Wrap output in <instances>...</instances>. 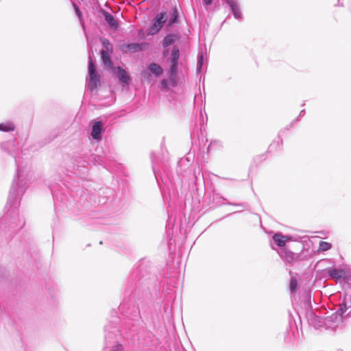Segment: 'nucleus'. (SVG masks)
I'll return each mask as SVG.
<instances>
[{
	"label": "nucleus",
	"instance_id": "obj_1",
	"mask_svg": "<svg viewBox=\"0 0 351 351\" xmlns=\"http://www.w3.org/2000/svg\"><path fill=\"white\" fill-rule=\"evenodd\" d=\"M178 12L176 8L169 11L162 12L155 16V32H158L166 22L171 26L178 21Z\"/></svg>",
	"mask_w": 351,
	"mask_h": 351
},
{
	"label": "nucleus",
	"instance_id": "obj_2",
	"mask_svg": "<svg viewBox=\"0 0 351 351\" xmlns=\"http://www.w3.org/2000/svg\"><path fill=\"white\" fill-rule=\"evenodd\" d=\"M88 73L90 79L88 84V88L93 91L95 90L98 86V84L100 82V75L97 73L96 71L94 62L91 57H89Z\"/></svg>",
	"mask_w": 351,
	"mask_h": 351
},
{
	"label": "nucleus",
	"instance_id": "obj_3",
	"mask_svg": "<svg viewBox=\"0 0 351 351\" xmlns=\"http://www.w3.org/2000/svg\"><path fill=\"white\" fill-rule=\"evenodd\" d=\"M343 322V315L338 311L324 317V328L332 329L338 328Z\"/></svg>",
	"mask_w": 351,
	"mask_h": 351
},
{
	"label": "nucleus",
	"instance_id": "obj_4",
	"mask_svg": "<svg viewBox=\"0 0 351 351\" xmlns=\"http://www.w3.org/2000/svg\"><path fill=\"white\" fill-rule=\"evenodd\" d=\"M150 46L148 43H133L129 44H123L120 46V49L123 53H136L147 50Z\"/></svg>",
	"mask_w": 351,
	"mask_h": 351
},
{
	"label": "nucleus",
	"instance_id": "obj_5",
	"mask_svg": "<svg viewBox=\"0 0 351 351\" xmlns=\"http://www.w3.org/2000/svg\"><path fill=\"white\" fill-rule=\"evenodd\" d=\"M179 57V50L176 48L173 49L171 52V66L169 74V80L173 86L176 84L177 64Z\"/></svg>",
	"mask_w": 351,
	"mask_h": 351
},
{
	"label": "nucleus",
	"instance_id": "obj_6",
	"mask_svg": "<svg viewBox=\"0 0 351 351\" xmlns=\"http://www.w3.org/2000/svg\"><path fill=\"white\" fill-rule=\"evenodd\" d=\"M154 34V21L149 19L143 22L142 27L138 32L139 39H146L148 36Z\"/></svg>",
	"mask_w": 351,
	"mask_h": 351
},
{
	"label": "nucleus",
	"instance_id": "obj_7",
	"mask_svg": "<svg viewBox=\"0 0 351 351\" xmlns=\"http://www.w3.org/2000/svg\"><path fill=\"white\" fill-rule=\"evenodd\" d=\"M306 318L308 324L313 327L317 329L324 328V317L318 316L312 311H308Z\"/></svg>",
	"mask_w": 351,
	"mask_h": 351
},
{
	"label": "nucleus",
	"instance_id": "obj_8",
	"mask_svg": "<svg viewBox=\"0 0 351 351\" xmlns=\"http://www.w3.org/2000/svg\"><path fill=\"white\" fill-rule=\"evenodd\" d=\"M280 256L287 263L293 264L299 260V255L287 249H282Z\"/></svg>",
	"mask_w": 351,
	"mask_h": 351
},
{
	"label": "nucleus",
	"instance_id": "obj_9",
	"mask_svg": "<svg viewBox=\"0 0 351 351\" xmlns=\"http://www.w3.org/2000/svg\"><path fill=\"white\" fill-rule=\"evenodd\" d=\"M348 310V315H350L351 314V295L346 294L338 311L343 315Z\"/></svg>",
	"mask_w": 351,
	"mask_h": 351
},
{
	"label": "nucleus",
	"instance_id": "obj_10",
	"mask_svg": "<svg viewBox=\"0 0 351 351\" xmlns=\"http://www.w3.org/2000/svg\"><path fill=\"white\" fill-rule=\"evenodd\" d=\"M111 53L110 51L106 50H101V56L103 63L106 65L109 69H110L114 73H115V68L112 66L110 56Z\"/></svg>",
	"mask_w": 351,
	"mask_h": 351
},
{
	"label": "nucleus",
	"instance_id": "obj_11",
	"mask_svg": "<svg viewBox=\"0 0 351 351\" xmlns=\"http://www.w3.org/2000/svg\"><path fill=\"white\" fill-rule=\"evenodd\" d=\"M273 239L278 246L283 247L285 245V242L290 240L291 238L288 236H283L280 233H276L273 236Z\"/></svg>",
	"mask_w": 351,
	"mask_h": 351
},
{
	"label": "nucleus",
	"instance_id": "obj_12",
	"mask_svg": "<svg viewBox=\"0 0 351 351\" xmlns=\"http://www.w3.org/2000/svg\"><path fill=\"white\" fill-rule=\"evenodd\" d=\"M104 15L105 20L109 24L110 27L113 29H117L118 28V23L114 17L106 11L104 12Z\"/></svg>",
	"mask_w": 351,
	"mask_h": 351
},
{
	"label": "nucleus",
	"instance_id": "obj_13",
	"mask_svg": "<svg viewBox=\"0 0 351 351\" xmlns=\"http://www.w3.org/2000/svg\"><path fill=\"white\" fill-rule=\"evenodd\" d=\"M116 69L118 71L117 76H118L119 80L124 84H128L130 82V77L127 74L126 71L120 66H118Z\"/></svg>",
	"mask_w": 351,
	"mask_h": 351
},
{
	"label": "nucleus",
	"instance_id": "obj_14",
	"mask_svg": "<svg viewBox=\"0 0 351 351\" xmlns=\"http://www.w3.org/2000/svg\"><path fill=\"white\" fill-rule=\"evenodd\" d=\"M328 275L333 279L339 280L343 277L345 271L343 269H332L328 271Z\"/></svg>",
	"mask_w": 351,
	"mask_h": 351
},
{
	"label": "nucleus",
	"instance_id": "obj_15",
	"mask_svg": "<svg viewBox=\"0 0 351 351\" xmlns=\"http://www.w3.org/2000/svg\"><path fill=\"white\" fill-rule=\"evenodd\" d=\"M177 39V36L176 34H169L165 37L162 45L164 47H166L167 46H169L172 45L176 40Z\"/></svg>",
	"mask_w": 351,
	"mask_h": 351
},
{
	"label": "nucleus",
	"instance_id": "obj_16",
	"mask_svg": "<svg viewBox=\"0 0 351 351\" xmlns=\"http://www.w3.org/2000/svg\"><path fill=\"white\" fill-rule=\"evenodd\" d=\"M15 130V127L13 123H0V130L3 132L13 131Z\"/></svg>",
	"mask_w": 351,
	"mask_h": 351
},
{
	"label": "nucleus",
	"instance_id": "obj_17",
	"mask_svg": "<svg viewBox=\"0 0 351 351\" xmlns=\"http://www.w3.org/2000/svg\"><path fill=\"white\" fill-rule=\"evenodd\" d=\"M332 247V245L330 243L326 241H320L319 245V251H327Z\"/></svg>",
	"mask_w": 351,
	"mask_h": 351
},
{
	"label": "nucleus",
	"instance_id": "obj_18",
	"mask_svg": "<svg viewBox=\"0 0 351 351\" xmlns=\"http://www.w3.org/2000/svg\"><path fill=\"white\" fill-rule=\"evenodd\" d=\"M204 64V54L203 53H200L197 56V72H199L202 69V67Z\"/></svg>",
	"mask_w": 351,
	"mask_h": 351
},
{
	"label": "nucleus",
	"instance_id": "obj_19",
	"mask_svg": "<svg viewBox=\"0 0 351 351\" xmlns=\"http://www.w3.org/2000/svg\"><path fill=\"white\" fill-rule=\"evenodd\" d=\"M101 43L104 47L106 48V51H110V53H112V46L109 42V40L106 38L101 39Z\"/></svg>",
	"mask_w": 351,
	"mask_h": 351
},
{
	"label": "nucleus",
	"instance_id": "obj_20",
	"mask_svg": "<svg viewBox=\"0 0 351 351\" xmlns=\"http://www.w3.org/2000/svg\"><path fill=\"white\" fill-rule=\"evenodd\" d=\"M298 286L297 279L295 278H291L289 283V289L291 293H293L296 291Z\"/></svg>",
	"mask_w": 351,
	"mask_h": 351
},
{
	"label": "nucleus",
	"instance_id": "obj_21",
	"mask_svg": "<svg viewBox=\"0 0 351 351\" xmlns=\"http://www.w3.org/2000/svg\"><path fill=\"white\" fill-rule=\"evenodd\" d=\"M147 71L149 72V73H147L146 71H144L143 73V76L145 78H149V77L152 76V74L154 73V63H151L149 65Z\"/></svg>",
	"mask_w": 351,
	"mask_h": 351
},
{
	"label": "nucleus",
	"instance_id": "obj_22",
	"mask_svg": "<svg viewBox=\"0 0 351 351\" xmlns=\"http://www.w3.org/2000/svg\"><path fill=\"white\" fill-rule=\"evenodd\" d=\"M102 127L103 124L101 121H96L93 125L92 132H101Z\"/></svg>",
	"mask_w": 351,
	"mask_h": 351
},
{
	"label": "nucleus",
	"instance_id": "obj_23",
	"mask_svg": "<svg viewBox=\"0 0 351 351\" xmlns=\"http://www.w3.org/2000/svg\"><path fill=\"white\" fill-rule=\"evenodd\" d=\"M162 73V69L159 66L155 64V76L160 75Z\"/></svg>",
	"mask_w": 351,
	"mask_h": 351
},
{
	"label": "nucleus",
	"instance_id": "obj_24",
	"mask_svg": "<svg viewBox=\"0 0 351 351\" xmlns=\"http://www.w3.org/2000/svg\"><path fill=\"white\" fill-rule=\"evenodd\" d=\"M91 136L96 141H99L101 138V133H91Z\"/></svg>",
	"mask_w": 351,
	"mask_h": 351
},
{
	"label": "nucleus",
	"instance_id": "obj_25",
	"mask_svg": "<svg viewBox=\"0 0 351 351\" xmlns=\"http://www.w3.org/2000/svg\"><path fill=\"white\" fill-rule=\"evenodd\" d=\"M161 87L162 88H166L167 87V83L165 80H162L161 82Z\"/></svg>",
	"mask_w": 351,
	"mask_h": 351
},
{
	"label": "nucleus",
	"instance_id": "obj_26",
	"mask_svg": "<svg viewBox=\"0 0 351 351\" xmlns=\"http://www.w3.org/2000/svg\"><path fill=\"white\" fill-rule=\"evenodd\" d=\"M206 5H210L212 3V0H204Z\"/></svg>",
	"mask_w": 351,
	"mask_h": 351
},
{
	"label": "nucleus",
	"instance_id": "obj_27",
	"mask_svg": "<svg viewBox=\"0 0 351 351\" xmlns=\"http://www.w3.org/2000/svg\"><path fill=\"white\" fill-rule=\"evenodd\" d=\"M76 11H77V14H79L80 13V10H79V9H78V8H76Z\"/></svg>",
	"mask_w": 351,
	"mask_h": 351
},
{
	"label": "nucleus",
	"instance_id": "obj_28",
	"mask_svg": "<svg viewBox=\"0 0 351 351\" xmlns=\"http://www.w3.org/2000/svg\"><path fill=\"white\" fill-rule=\"evenodd\" d=\"M116 351H121V348L120 347H117V350Z\"/></svg>",
	"mask_w": 351,
	"mask_h": 351
},
{
	"label": "nucleus",
	"instance_id": "obj_29",
	"mask_svg": "<svg viewBox=\"0 0 351 351\" xmlns=\"http://www.w3.org/2000/svg\"><path fill=\"white\" fill-rule=\"evenodd\" d=\"M200 134H201L202 138H204V133L201 132Z\"/></svg>",
	"mask_w": 351,
	"mask_h": 351
}]
</instances>
